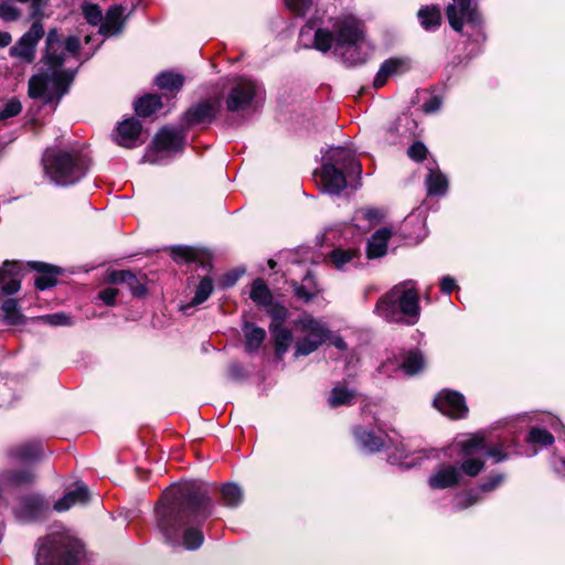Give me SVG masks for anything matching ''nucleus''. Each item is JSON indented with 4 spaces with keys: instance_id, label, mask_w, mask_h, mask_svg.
Wrapping results in <instances>:
<instances>
[{
    "instance_id": "obj_1",
    "label": "nucleus",
    "mask_w": 565,
    "mask_h": 565,
    "mask_svg": "<svg viewBox=\"0 0 565 565\" xmlns=\"http://www.w3.org/2000/svg\"><path fill=\"white\" fill-rule=\"evenodd\" d=\"M156 513L157 526L167 542L177 544L180 529L185 527L183 546L186 550H196L202 545V531L190 526V523L203 521L211 514L210 499L203 486L191 483L166 491Z\"/></svg>"
},
{
    "instance_id": "obj_2",
    "label": "nucleus",
    "mask_w": 565,
    "mask_h": 565,
    "mask_svg": "<svg viewBox=\"0 0 565 565\" xmlns=\"http://www.w3.org/2000/svg\"><path fill=\"white\" fill-rule=\"evenodd\" d=\"M46 50L44 64L47 72L34 75L29 81V95L32 98H43L45 102L60 99L67 90L73 79V73L62 68L70 58L75 57L79 50V40L76 36H63L56 29L49 31L45 40Z\"/></svg>"
},
{
    "instance_id": "obj_3",
    "label": "nucleus",
    "mask_w": 565,
    "mask_h": 565,
    "mask_svg": "<svg viewBox=\"0 0 565 565\" xmlns=\"http://www.w3.org/2000/svg\"><path fill=\"white\" fill-rule=\"evenodd\" d=\"M451 451H458L462 457L460 467L454 465H441L430 475L428 484L431 489H446L457 486L462 475L468 477L478 476L484 467L487 458H494L500 462L507 458L500 448H489L482 436L471 435L457 439L451 446Z\"/></svg>"
},
{
    "instance_id": "obj_4",
    "label": "nucleus",
    "mask_w": 565,
    "mask_h": 565,
    "mask_svg": "<svg viewBox=\"0 0 565 565\" xmlns=\"http://www.w3.org/2000/svg\"><path fill=\"white\" fill-rule=\"evenodd\" d=\"M349 65L363 64L373 52L364 34L363 23L354 15L345 14L335 19L332 32L318 29L315 33V47L328 52L331 47Z\"/></svg>"
},
{
    "instance_id": "obj_5",
    "label": "nucleus",
    "mask_w": 565,
    "mask_h": 565,
    "mask_svg": "<svg viewBox=\"0 0 565 565\" xmlns=\"http://www.w3.org/2000/svg\"><path fill=\"white\" fill-rule=\"evenodd\" d=\"M379 316L390 322L415 324L419 318L418 294L412 281L396 285L383 296L375 308Z\"/></svg>"
},
{
    "instance_id": "obj_6",
    "label": "nucleus",
    "mask_w": 565,
    "mask_h": 565,
    "mask_svg": "<svg viewBox=\"0 0 565 565\" xmlns=\"http://www.w3.org/2000/svg\"><path fill=\"white\" fill-rule=\"evenodd\" d=\"M361 171V164L350 149L332 147L323 154L319 185L330 194H339L347 186L344 173L360 174Z\"/></svg>"
},
{
    "instance_id": "obj_7",
    "label": "nucleus",
    "mask_w": 565,
    "mask_h": 565,
    "mask_svg": "<svg viewBox=\"0 0 565 565\" xmlns=\"http://www.w3.org/2000/svg\"><path fill=\"white\" fill-rule=\"evenodd\" d=\"M81 544L64 533H54L39 541L36 565H84Z\"/></svg>"
},
{
    "instance_id": "obj_8",
    "label": "nucleus",
    "mask_w": 565,
    "mask_h": 565,
    "mask_svg": "<svg viewBox=\"0 0 565 565\" xmlns=\"http://www.w3.org/2000/svg\"><path fill=\"white\" fill-rule=\"evenodd\" d=\"M44 168L50 179L60 185H68L81 180L88 168V159L78 151L46 153Z\"/></svg>"
},
{
    "instance_id": "obj_9",
    "label": "nucleus",
    "mask_w": 565,
    "mask_h": 565,
    "mask_svg": "<svg viewBox=\"0 0 565 565\" xmlns=\"http://www.w3.org/2000/svg\"><path fill=\"white\" fill-rule=\"evenodd\" d=\"M295 356H306L317 351L331 335L327 323L311 313H301L294 322Z\"/></svg>"
},
{
    "instance_id": "obj_10",
    "label": "nucleus",
    "mask_w": 565,
    "mask_h": 565,
    "mask_svg": "<svg viewBox=\"0 0 565 565\" xmlns=\"http://www.w3.org/2000/svg\"><path fill=\"white\" fill-rule=\"evenodd\" d=\"M263 97L262 86L247 77L241 76L233 79L225 103L230 111L245 110Z\"/></svg>"
},
{
    "instance_id": "obj_11",
    "label": "nucleus",
    "mask_w": 565,
    "mask_h": 565,
    "mask_svg": "<svg viewBox=\"0 0 565 565\" xmlns=\"http://www.w3.org/2000/svg\"><path fill=\"white\" fill-rule=\"evenodd\" d=\"M44 35V28L41 21L36 20L31 28L10 47L11 57L22 63L31 64L36 57V46Z\"/></svg>"
},
{
    "instance_id": "obj_12",
    "label": "nucleus",
    "mask_w": 565,
    "mask_h": 565,
    "mask_svg": "<svg viewBox=\"0 0 565 565\" xmlns=\"http://www.w3.org/2000/svg\"><path fill=\"white\" fill-rule=\"evenodd\" d=\"M451 28L461 32L463 24L479 25L481 17L476 0H451L446 9Z\"/></svg>"
},
{
    "instance_id": "obj_13",
    "label": "nucleus",
    "mask_w": 565,
    "mask_h": 565,
    "mask_svg": "<svg viewBox=\"0 0 565 565\" xmlns=\"http://www.w3.org/2000/svg\"><path fill=\"white\" fill-rule=\"evenodd\" d=\"M435 407L452 419L463 418L468 414L465 397L455 391L443 390L434 399Z\"/></svg>"
},
{
    "instance_id": "obj_14",
    "label": "nucleus",
    "mask_w": 565,
    "mask_h": 565,
    "mask_svg": "<svg viewBox=\"0 0 565 565\" xmlns=\"http://www.w3.org/2000/svg\"><path fill=\"white\" fill-rule=\"evenodd\" d=\"M270 315L274 322L270 324L269 330L274 339L276 354L281 358L288 351L292 341V332L282 327L287 310L284 307H274L270 310Z\"/></svg>"
},
{
    "instance_id": "obj_15",
    "label": "nucleus",
    "mask_w": 565,
    "mask_h": 565,
    "mask_svg": "<svg viewBox=\"0 0 565 565\" xmlns=\"http://www.w3.org/2000/svg\"><path fill=\"white\" fill-rule=\"evenodd\" d=\"M49 507L44 500L38 495H30L21 499L14 507V514L21 521H32L42 516Z\"/></svg>"
},
{
    "instance_id": "obj_16",
    "label": "nucleus",
    "mask_w": 565,
    "mask_h": 565,
    "mask_svg": "<svg viewBox=\"0 0 565 565\" xmlns=\"http://www.w3.org/2000/svg\"><path fill=\"white\" fill-rule=\"evenodd\" d=\"M141 135L139 120L130 118L121 121L117 127L116 142L126 148L137 147Z\"/></svg>"
},
{
    "instance_id": "obj_17",
    "label": "nucleus",
    "mask_w": 565,
    "mask_h": 565,
    "mask_svg": "<svg viewBox=\"0 0 565 565\" xmlns=\"http://www.w3.org/2000/svg\"><path fill=\"white\" fill-rule=\"evenodd\" d=\"M89 499L88 488L84 483H77L74 490L67 491L54 503L53 509L57 512H65L73 507L86 504Z\"/></svg>"
},
{
    "instance_id": "obj_18",
    "label": "nucleus",
    "mask_w": 565,
    "mask_h": 565,
    "mask_svg": "<svg viewBox=\"0 0 565 565\" xmlns=\"http://www.w3.org/2000/svg\"><path fill=\"white\" fill-rule=\"evenodd\" d=\"M411 67L409 61L404 57H393L386 60L380 67L375 78L374 86L380 88L384 86L388 77L403 74Z\"/></svg>"
},
{
    "instance_id": "obj_19",
    "label": "nucleus",
    "mask_w": 565,
    "mask_h": 565,
    "mask_svg": "<svg viewBox=\"0 0 565 565\" xmlns=\"http://www.w3.org/2000/svg\"><path fill=\"white\" fill-rule=\"evenodd\" d=\"M183 142L182 131L172 128L161 129L154 138V147L160 152H175L183 146Z\"/></svg>"
},
{
    "instance_id": "obj_20",
    "label": "nucleus",
    "mask_w": 565,
    "mask_h": 565,
    "mask_svg": "<svg viewBox=\"0 0 565 565\" xmlns=\"http://www.w3.org/2000/svg\"><path fill=\"white\" fill-rule=\"evenodd\" d=\"M20 289L19 268L14 263L4 262L0 267V296L13 295Z\"/></svg>"
},
{
    "instance_id": "obj_21",
    "label": "nucleus",
    "mask_w": 565,
    "mask_h": 565,
    "mask_svg": "<svg viewBox=\"0 0 565 565\" xmlns=\"http://www.w3.org/2000/svg\"><path fill=\"white\" fill-rule=\"evenodd\" d=\"M108 280L113 284H127L135 296L140 297L146 294L145 286L129 270H115L110 273Z\"/></svg>"
},
{
    "instance_id": "obj_22",
    "label": "nucleus",
    "mask_w": 565,
    "mask_h": 565,
    "mask_svg": "<svg viewBox=\"0 0 565 565\" xmlns=\"http://www.w3.org/2000/svg\"><path fill=\"white\" fill-rule=\"evenodd\" d=\"M392 233L387 228H381L376 231L369 241L367 255L371 258L381 257L385 255L387 242Z\"/></svg>"
},
{
    "instance_id": "obj_23",
    "label": "nucleus",
    "mask_w": 565,
    "mask_h": 565,
    "mask_svg": "<svg viewBox=\"0 0 565 565\" xmlns=\"http://www.w3.org/2000/svg\"><path fill=\"white\" fill-rule=\"evenodd\" d=\"M33 267L40 273L35 279V286L40 290L53 287L57 281L60 270L44 263H35Z\"/></svg>"
},
{
    "instance_id": "obj_24",
    "label": "nucleus",
    "mask_w": 565,
    "mask_h": 565,
    "mask_svg": "<svg viewBox=\"0 0 565 565\" xmlns=\"http://www.w3.org/2000/svg\"><path fill=\"white\" fill-rule=\"evenodd\" d=\"M43 454L40 443H28L14 447L10 451V456L19 461L28 462L39 459Z\"/></svg>"
},
{
    "instance_id": "obj_25",
    "label": "nucleus",
    "mask_w": 565,
    "mask_h": 565,
    "mask_svg": "<svg viewBox=\"0 0 565 565\" xmlns=\"http://www.w3.org/2000/svg\"><path fill=\"white\" fill-rule=\"evenodd\" d=\"M384 216L383 212L375 207L360 209L354 213L355 226L367 231L373 224L380 222Z\"/></svg>"
},
{
    "instance_id": "obj_26",
    "label": "nucleus",
    "mask_w": 565,
    "mask_h": 565,
    "mask_svg": "<svg viewBox=\"0 0 565 565\" xmlns=\"http://www.w3.org/2000/svg\"><path fill=\"white\" fill-rule=\"evenodd\" d=\"M354 435L356 437V440L359 441L360 446L369 452L379 451L383 446L384 441L381 436H375L373 433L364 429V428H356L354 430Z\"/></svg>"
},
{
    "instance_id": "obj_27",
    "label": "nucleus",
    "mask_w": 565,
    "mask_h": 565,
    "mask_svg": "<svg viewBox=\"0 0 565 565\" xmlns=\"http://www.w3.org/2000/svg\"><path fill=\"white\" fill-rule=\"evenodd\" d=\"M162 107L161 97L149 94L139 98L135 104L136 113L141 117H148Z\"/></svg>"
},
{
    "instance_id": "obj_28",
    "label": "nucleus",
    "mask_w": 565,
    "mask_h": 565,
    "mask_svg": "<svg viewBox=\"0 0 565 565\" xmlns=\"http://www.w3.org/2000/svg\"><path fill=\"white\" fill-rule=\"evenodd\" d=\"M216 114V107L212 103H201L186 113L190 124L202 122L212 119Z\"/></svg>"
},
{
    "instance_id": "obj_29",
    "label": "nucleus",
    "mask_w": 565,
    "mask_h": 565,
    "mask_svg": "<svg viewBox=\"0 0 565 565\" xmlns=\"http://www.w3.org/2000/svg\"><path fill=\"white\" fill-rule=\"evenodd\" d=\"M121 10L117 7L108 10L105 19L100 22L99 32L104 35L117 34L120 31Z\"/></svg>"
},
{
    "instance_id": "obj_30",
    "label": "nucleus",
    "mask_w": 565,
    "mask_h": 565,
    "mask_svg": "<svg viewBox=\"0 0 565 565\" xmlns=\"http://www.w3.org/2000/svg\"><path fill=\"white\" fill-rule=\"evenodd\" d=\"M3 320L9 326H18L24 322V316L18 308L15 299H7L0 307Z\"/></svg>"
},
{
    "instance_id": "obj_31",
    "label": "nucleus",
    "mask_w": 565,
    "mask_h": 565,
    "mask_svg": "<svg viewBox=\"0 0 565 565\" xmlns=\"http://www.w3.org/2000/svg\"><path fill=\"white\" fill-rule=\"evenodd\" d=\"M243 331L246 339V350L249 352L257 351L265 340V330L253 324H245Z\"/></svg>"
},
{
    "instance_id": "obj_32",
    "label": "nucleus",
    "mask_w": 565,
    "mask_h": 565,
    "mask_svg": "<svg viewBox=\"0 0 565 565\" xmlns=\"http://www.w3.org/2000/svg\"><path fill=\"white\" fill-rule=\"evenodd\" d=\"M427 191L429 195H443L447 192L448 181L439 171L430 170L426 178Z\"/></svg>"
},
{
    "instance_id": "obj_33",
    "label": "nucleus",
    "mask_w": 565,
    "mask_h": 565,
    "mask_svg": "<svg viewBox=\"0 0 565 565\" xmlns=\"http://www.w3.org/2000/svg\"><path fill=\"white\" fill-rule=\"evenodd\" d=\"M157 86L167 92H177L183 85V76L172 72H163L156 77Z\"/></svg>"
},
{
    "instance_id": "obj_34",
    "label": "nucleus",
    "mask_w": 565,
    "mask_h": 565,
    "mask_svg": "<svg viewBox=\"0 0 565 565\" xmlns=\"http://www.w3.org/2000/svg\"><path fill=\"white\" fill-rule=\"evenodd\" d=\"M295 292L299 299H302L305 302H309L321 292V289L313 281V278L308 275L303 279V284L295 287Z\"/></svg>"
},
{
    "instance_id": "obj_35",
    "label": "nucleus",
    "mask_w": 565,
    "mask_h": 565,
    "mask_svg": "<svg viewBox=\"0 0 565 565\" xmlns=\"http://www.w3.org/2000/svg\"><path fill=\"white\" fill-rule=\"evenodd\" d=\"M418 19L425 30H433L440 24V12L437 7H425L418 11Z\"/></svg>"
},
{
    "instance_id": "obj_36",
    "label": "nucleus",
    "mask_w": 565,
    "mask_h": 565,
    "mask_svg": "<svg viewBox=\"0 0 565 565\" xmlns=\"http://www.w3.org/2000/svg\"><path fill=\"white\" fill-rule=\"evenodd\" d=\"M250 298L260 306H268L271 302V295L263 279L254 280L250 290Z\"/></svg>"
},
{
    "instance_id": "obj_37",
    "label": "nucleus",
    "mask_w": 565,
    "mask_h": 565,
    "mask_svg": "<svg viewBox=\"0 0 565 565\" xmlns=\"http://www.w3.org/2000/svg\"><path fill=\"white\" fill-rule=\"evenodd\" d=\"M356 258H358V252L352 248H349V249L337 248L330 255V259H331L332 264L338 269H345V266L348 264L354 263V260Z\"/></svg>"
},
{
    "instance_id": "obj_38",
    "label": "nucleus",
    "mask_w": 565,
    "mask_h": 565,
    "mask_svg": "<svg viewBox=\"0 0 565 565\" xmlns=\"http://www.w3.org/2000/svg\"><path fill=\"white\" fill-rule=\"evenodd\" d=\"M425 361L420 352L411 351L405 356L402 369L408 375H414L424 369Z\"/></svg>"
},
{
    "instance_id": "obj_39",
    "label": "nucleus",
    "mask_w": 565,
    "mask_h": 565,
    "mask_svg": "<svg viewBox=\"0 0 565 565\" xmlns=\"http://www.w3.org/2000/svg\"><path fill=\"white\" fill-rule=\"evenodd\" d=\"M354 398L353 392L347 390L342 385H337L331 391L329 403L332 407L350 404Z\"/></svg>"
},
{
    "instance_id": "obj_40",
    "label": "nucleus",
    "mask_w": 565,
    "mask_h": 565,
    "mask_svg": "<svg viewBox=\"0 0 565 565\" xmlns=\"http://www.w3.org/2000/svg\"><path fill=\"white\" fill-rule=\"evenodd\" d=\"M212 291H213V282H212L211 278H209V277L203 278L200 281V284L195 290V295L189 306H199V305L203 303L210 297Z\"/></svg>"
},
{
    "instance_id": "obj_41",
    "label": "nucleus",
    "mask_w": 565,
    "mask_h": 565,
    "mask_svg": "<svg viewBox=\"0 0 565 565\" xmlns=\"http://www.w3.org/2000/svg\"><path fill=\"white\" fill-rule=\"evenodd\" d=\"M222 498L226 505L235 507L242 502L243 492L241 488L236 484H225L222 488Z\"/></svg>"
},
{
    "instance_id": "obj_42",
    "label": "nucleus",
    "mask_w": 565,
    "mask_h": 565,
    "mask_svg": "<svg viewBox=\"0 0 565 565\" xmlns=\"http://www.w3.org/2000/svg\"><path fill=\"white\" fill-rule=\"evenodd\" d=\"M36 320L54 327L73 324L72 317L66 315L65 312H55L51 315L41 316L36 318Z\"/></svg>"
},
{
    "instance_id": "obj_43",
    "label": "nucleus",
    "mask_w": 565,
    "mask_h": 565,
    "mask_svg": "<svg viewBox=\"0 0 565 565\" xmlns=\"http://www.w3.org/2000/svg\"><path fill=\"white\" fill-rule=\"evenodd\" d=\"M527 441L532 444H540L542 446H550L554 443V437L545 429L532 428L529 433Z\"/></svg>"
},
{
    "instance_id": "obj_44",
    "label": "nucleus",
    "mask_w": 565,
    "mask_h": 565,
    "mask_svg": "<svg viewBox=\"0 0 565 565\" xmlns=\"http://www.w3.org/2000/svg\"><path fill=\"white\" fill-rule=\"evenodd\" d=\"M21 18V11L9 1L0 3V19L4 22H14Z\"/></svg>"
},
{
    "instance_id": "obj_45",
    "label": "nucleus",
    "mask_w": 565,
    "mask_h": 565,
    "mask_svg": "<svg viewBox=\"0 0 565 565\" xmlns=\"http://www.w3.org/2000/svg\"><path fill=\"white\" fill-rule=\"evenodd\" d=\"M22 110L21 103L12 98L8 100L0 110V120H7L9 118L18 116Z\"/></svg>"
},
{
    "instance_id": "obj_46",
    "label": "nucleus",
    "mask_w": 565,
    "mask_h": 565,
    "mask_svg": "<svg viewBox=\"0 0 565 565\" xmlns=\"http://www.w3.org/2000/svg\"><path fill=\"white\" fill-rule=\"evenodd\" d=\"M83 14L87 22L93 25H97L103 21L102 10L96 4L85 3L83 6Z\"/></svg>"
},
{
    "instance_id": "obj_47",
    "label": "nucleus",
    "mask_w": 565,
    "mask_h": 565,
    "mask_svg": "<svg viewBox=\"0 0 565 565\" xmlns=\"http://www.w3.org/2000/svg\"><path fill=\"white\" fill-rule=\"evenodd\" d=\"M33 480V473L29 470L12 472L7 476V482L12 486H21Z\"/></svg>"
},
{
    "instance_id": "obj_48",
    "label": "nucleus",
    "mask_w": 565,
    "mask_h": 565,
    "mask_svg": "<svg viewBox=\"0 0 565 565\" xmlns=\"http://www.w3.org/2000/svg\"><path fill=\"white\" fill-rule=\"evenodd\" d=\"M286 6L296 14L303 15L311 7V0H285Z\"/></svg>"
},
{
    "instance_id": "obj_49",
    "label": "nucleus",
    "mask_w": 565,
    "mask_h": 565,
    "mask_svg": "<svg viewBox=\"0 0 565 565\" xmlns=\"http://www.w3.org/2000/svg\"><path fill=\"white\" fill-rule=\"evenodd\" d=\"M408 156L416 161H422L427 154V148L422 142H415L408 148Z\"/></svg>"
},
{
    "instance_id": "obj_50",
    "label": "nucleus",
    "mask_w": 565,
    "mask_h": 565,
    "mask_svg": "<svg viewBox=\"0 0 565 565\" xmlns=\"http://www.w3.org/2000/svg\"><path fill=\"white\" fill-rule=\"evenodd\" d=\"M397 451L399 452V455H391L388 457V460L393 465H399L402 467H405V468H411V467H414L417 465V462L415 460H411V461H407V456L405 455V451L404 449H397Z\"/></svg>"
},
{
    "instance_id": "obj_51",
    "label": "nucleus",
    "mask_w": 565,
    "mask_h": 565,
    "mask_svg": "<svg viewBox=\"0 0 565 565\" xmlns=\"http://www.w3.org/2000/svg\"><path fill=\"white\" fill-rule=\"evenodd\" d=\"M118 290L115 288H106L99 292V299L107 306L115 305Z\"/></svg>"
},
{
    "instance_id": "obj_52",
    "label": "nucleus",
    "mask_w": 565,
    "mask_h": 565,
    "mask_svg": "<svg viewBox=\"0 0 565 565\" xmlns=\"http://www.w3.org/2000/svg\"><path fill=\"white\" fill-rule=\"evenodd\" d=\"M196 252L190 247H180L174 250L175 259L194 260Z\"/></svg>"
},
{
    "instance_id": "obj_53",
    "label": "nucleus",
    "mask_w": 565,
    "mask_h": 565,
    "mask_svg": "<svg viewBox=\"0 0 565 565\" xmlns=\"http://www.w3.org/2000/svg\"><path fill=\"white\" fill-rule=\"evenodd\" d=\"M502 481H503L502 475L491 476L488 481H486L481 484L480 488L482 491L489 492V491L494 490L499 484H501Z\"/></svg>"
},
{
    "instance_id": "obj_54",
    "label": "nucleus",
    "mask_w": 565,
    "mask_h": 565,
    "mask_svg": "<svg viewBox=\"0 0 565 565\" xmlns=\"http://www.w3.org/2000/svg\"><path fill=\"white\" fill-rule=\"evenodd\" d=\"M50 0H31V15L36 18L43 14L44 8L47 7Z\"/></svg>"
},
{
    "instance_id": "obj_55",
    "label": "nucleus",
    "mask_w": 565,
    "mask_h": 565,
    "mask_svg": "<svg viewBox=\"0 0 565 565\" xmlns=\"http://www.w3.org/2000/svg\"><path fill=\"white\" fill-rule=\"evenodd\" d=\"M441 106V99L437 96L430 97L427 102L423 104V109L425 113L430 114L438 110Z\"/></svg>"
},
{
    "instance_id": "obj_56",
    "label": "nucleus",
    "mask_w": 565,
    "mask_h": 565,
    "mask_svg": "<svg viewBox=\"0 0 565 565\" xmlns=\"http://www.w3.org/2000/svg\"><path fill=\"white\" fill-rule=\"evenodd\" d=\"M477 502V498L471 494H461L456 498V507L459 509H465Z\"/></svg>"
},
{
    "instance_id": "obj_57",
    "label": "nucleus",
    "mask_w": 565,
    "mask_h": 565,
    "mask_svg": "<svg viewBox=\"0 0 565 565\" xmlns=\"http://www.w3.org/2000/svg\"><path fill=\"white\" fill-rule=\"evenodd\" d=\"M440 288L444 292L450 294L456 288V281L450 276H445L441 278Z\"/></svg>"
},
{
    "instance_id": "obj_58",
    "label": "nucleus",
    "mask_w": 565,
    "mask_h": 565,
    "mask_svg": "<svg viewBox=\"0 0 565 565\" xmlns=\"http://www.w3.org/2000/svg\"><path fill=\"white\" fill-rule=\"evenodd\" d=\"M237 279H238L237 274H227L222 279V286L224 288L231 287L237 281Z\"/></svg>"
},
{
    "instance_id": "obj_59",
    "label": "nucleus",
    "mask_w": 565,
    "mask_h": 565,
    "mask_svg": "<svg viewBox=\"0 0 565 565\" xmlns=\"http://www.w3.org/2000/svg\"><path fill=\"white\" fill-rule=\"evenodd\" d=\"M331 340V343L339 350L341 351H344L347 350V343L345 341L341 338V337H331L330 335V339Z\"/></svg>"
},
{
    "instance_id": "obj_60",
    "label": "nucleus",
    "mask_w": 565,
    "mask_h": 565,
    "mask_svg": "<svg viewBox=\"0 0 565 565\" xmlns=\"http://www.w3.org/2000/svg\"><path fill=\"white\" fill-rule=\"evenodd\" d=\"M12 42V36L9 32L0 31V47H6Z\"/></svg>"
},
{
    "instance_id": "obj_61",
    "label": "nucleus",
    "mask_w": 565,
    "mask_h": 565,
    "mask_svg": "<svg viewBox=\"0 0 565 565\" xmlns=\"http://www.w3.org/2000/svg\"><path fill=\"white\" fill-rule=\"evenodd\" d=\"M559 465H561V467L557 466V462H554L555 469L558 472L564 473V476H565V459L559 458Z\"/></svg>"
},
{
    "instance_id": "obj_62",
    "label": "nucleus",
    "mask_w": 565,
    "mask_h": 565,
    "mask_svg": "<svg viewBox=\"0 0 565 565\" xmlns=\"http://www.w3.org/2000/svg\"><path fill=\"white\" fill-rule=\"evenodd\" d=\"M269 266H270L271 268H274L275 263H274L273 260H269Z\"/></svg>"
}]
</instances>
